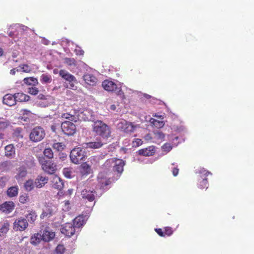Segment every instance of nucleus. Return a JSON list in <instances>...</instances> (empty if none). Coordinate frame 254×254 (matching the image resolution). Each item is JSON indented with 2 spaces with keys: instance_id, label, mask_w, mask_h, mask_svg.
<instances>
[{
  "instance_id": "obj_1",
  "label": "nucleus",
  "mask_w": 254,
  "mask_h": 254,
  "mask_svg": "<svg viewBox=\"0 0 254 254\" xmlns=\"http://www.w3.org/2000/svg\"><path fill=\"white\" fill-rule=\"evenodd\" d=\"M125 162L120 159L111 158L107 160L104 164V166L109 169L112 168V170L121 174L124 170Z\"/></svg>"
},
{
  "instance_id": "obj_2",
  "label": "nucleus",
  "mask_w": 254,
  "mask_h": 254,
  "mask_svg": "<svg viewBox=\"0 0 254 254\" xmlns=\"http://www.w3.org/2000/svg\"><path fill=\"white\" fill-rule=\"evenodd\" d=\"M93 131L103 138H108L110 136L109 127L101 121L97 120L93 125Z\"/></svg>"
},
{
  "instance_id": "obj_3",
  "label": "nucleus",
  "mask_w": 254,
  "mask_h": 254,
  "mask_svg": "<svg viewBox=\"0 0 254 254\" xmlns=\"http://www.w3.org/2000/svg\"><path fill=\"white\" fill-rule=\"evenodd\" d=\"M86 157L85 150L80 147L73 149L70 152V158L72 162L79 164Z\"/></svg>"
},
{
  "instance_id": "obj_4",
  "label": "nucleus",
  "mask_w": 254,
  "mask_h": 254,
  "mask_svg": "<svg viewBox=\"0 0 254 254\" xmlns=\"http://www.w3.org/2000/svg\"><path fill=\"white\" fill-rule=\"evenodd\" d=\"M44 130L41 127H38L34 128L30 134L31 140L38 142L41 140L45 136Z\"/></svg>"
},
{
  "instance_id": "obj_5",
  "label": "nucleus",
  "mask_w": 254,
  "mask_h": 254,
  "mask_svg": "<svg viewBox=\"0 0 254 254\" xmlns=\"http://www.w3.org/2000/svg\"><path fill=\"white\" fill-rule=\"evenodd\" d=\"M117 127L119 128L122 129L127 133L134 132L137 128L139 127L138 125H134L132 123L127 122L126 121H122L118 124Z\"/></svg>"
},
{
  "instance_id": "obj_6",
  "label": "nucleus",
  "mask_w": 254,
  "mask_h": 254,
  "mask_svg": "<svg viewBox=\"0 0 254 254\" xmlns=\"http://www.w3.org/2000/svg\"><path fill=\"white\" fill-rule=\"evenodd\" d=\"M28 226V223L26 219L20 217L15 219L13 227L15 231H23L27 228Z\"/></svg>"
},
{
  "instance_id": "obj_7",
  "label": "nucleus",
  "mask_w": 254,
  "mask_h": 254,
  "mask_svg": "<svg viewBox=\"0 0 254 254\" xmlns=\"http://www.w3.org/2000/svg\"><path fill=\"white\" fill-rule=\"evenodd\" d=\"M43 171L48 174H53L57 170V165L52 161L40 160Z\"/></svg>"
},
{
  "instance_id": "obj_8",
  "label": "nucleus",
  "mask_w": 254,
  "mask_h": 254,
  "mask_svg": "<svg viewBox=\"0 0 254 254\" xmlns=\"http://www.w3.org/2000/svg\"><path fill=\"white\" fill-rule=\"evenodd\" d=\"M61 128L63 132L67 135H73L76 131L75 126L68 121L63 122L62 124Z\"/></svg>"
},
{
  "instance_id": "obj_9",
  "label": "nucleus",
  "mask_w": 254,
  "mask_h": 254,
  "mask_svg": "<svg viewBox=\"0 0 254 254\" xmlns=\"http://www.w3.org/2000/svg\"><path fill=\"white\" fill-rule=\"evenodd\" d=\"M57 210L56 206L52 204H48L45 206L43 209V212L40 215V218L43 219L46 217H50L53 215Z\"/></svg>"
},
{
  "instance_id": "obj_10",
  "label": "nucleus",
  "mask_w": 254,
  "mask_h": 254,
  "mask_svg": "<svg viewBox=\"0 0 254 254\" xmlns=\"http://www.w3.org/2000/svg\"><path fill=\"white\" fill-rule=\"evenodd\" d=\"M76 229L77 228L72 223H67L62 226L61 231L65 235L68 237H71L75 233Z\"/></svg>"
},
{
  "instance_id": "obj_11",
  "label": "nucleus",
  "mask_w": 254,
  "mask_h": 254,
  "mask_svg": "<svg viewBox=\"0 0 254 254\" xmlns=\"http://www.w3.org/2000/svg\"><path fill=\"white\" fill-rule=\"evenodd\" d=\"M96 191L89 188H85L81 191V195L84 199L93 201L95 198Z\"/></svg>"
},
{
  "instance_id": "obj_12",
  "label": "nucleus",
  "mask_w": 254,
  "mask_h": 254,
  "mask_svg": "<svg viewBox=\"0 0 254 254\" xmlns=\"http://www.w3.org/2000/svg\"><path fill=\"white\" fill-rule=\"evenodd\" d=\"M104 143L101 138H97L91 142L83 144V147L87 148L98 149L101 148Z\"/></svg>"
},
{
  "instance_id": "obj_13",
  "label": "nucleus",
  "mask_w": 254,
  "mask_h": 254,
  "mask_svg": "<svg viewBox=\"0 0 254 254\" xmlns=\"http://www.w3.org/2000/svg\"><path fill=\"white\" fill-rule=\"evenodd\" d=\"M78 115L79 120L82 118L84 121H91L94 123L97 121L94 112H79Z\"/></svg>"
},
{
  "instance_id": "obj_14",
  "label": "nucleus",
  "mask_w": 254,
  "mask_h": 254,
  "mask_svg": "<svg viewBox=\"0 0 254 254\" xmlns=\"http://www.w3.org/2000/svg\"><path fill=\"white\" fill-rule=\"evenodd\" d=\"M51 185L52 187L57 190H61L64 187L62 180L57 175H54L51 178Z\"/></svg>"
},
{
  "instance_id": "obj_15",
  "label": "nucleus",
  "mask_w": 254,
  "mask_h": 254,
  "mask_svg": "<svg viewBox=\"0 0 254 254\" xmlns=\"http://www.w3.org/2000/svg\"><path fill=\"white\" fill-rule=\"evenodd\" d=\"M14 208V204L12 201H6L0 205V210L5 213H9Z\"/></svg>"
},
{
  "instance_id": "obj_16",
  "label": "nucleus",
  "mask_w": 254,
  "mask_h": 254,
  "mask_svg": "<svg viewBox=\"0 0 254 254\" xmlns=\"http://www.w3.org/2000/svg\"><path fill=\"white\" fill-rule=\"evenodd\" d=\"M41 236L44 241L49 242L54 238L55 233L49 228H47L43 230Z\"/></svg>"
},
{
  "instance_id": "obj_17",
  "label": "nucleus",
  "mask_w": 254,
  "mask_h": 254,
  "mask_svg": "<svg viewBox=\"0 0 254 254\" xmlns=\"http://www.w3.org/2000/svg\"><path fill=\"white\" fill-rule=\"evenodd\" d=\"M98 180L100 187L103 189H105L106 187L109 184L110 181L108 179V177L105 175L104 172H101L98 176Z\"/></svg>"
},
{
  "instance_id": "obj_18",
  "label": "nucleus",
  "mask_w": 254,
  "mask_h": 254,
  "mask_svg": "<svg viewBox=\"0 0 254 254\" xmlns=\"http://www.w3.org/2000/svg\"><path fill=\"white\" fill-rule=\"evenodd\" d=\"M48 178L42 175H39L37 177L34 181L35 187L41 188L48 183Z\"/></svg>"
},
{
  "instance_id": "obj_19",
  "label": "nucleus",
  "mask_w": 254,
  "mask_h": 254,
  "mask_svg": "<svg viewBox=\"0 0 254 254\" xmlns=\"http://www.w3.org/2000/svg\"><path fill=\"white\" fill-rule=\"evenodd\" d=\"M83 79L85 83L90 86L96 85L98 82V79L96 77L90 73L84 74Z\"/></svg>"
},
{
  "instance_id": "obj_20",
  "label": "nucleus",
  "mask_w": 254,
  "mask_h": 254,
  "mask_svg": "<svg viewBox=\"0 0 254 254\" xmlns=\"http://www.w3.org/2000/svg\"><path fill=\"white\" fill-rule=\"evenodd\" d=\"M102 85L104 89L108 91H114L117 89V84L112 81L105 80L103 81Z\"/></svg>"
},
{
  "instance_id": "obj_21",
  "label": "nucleus",
  "mask_w": 254,
  "mask_h": 254,
  "mask_svg": "<svg viewBox=\"0 0 254 254\" xmlns=\"http://www.w3.org/2000/svg\"><path fill=\"white\" fill-rule=\"evenodd\" d=\"M3 103L8 106H12L16 104V100L14 94L12 95L10 94H6L3 97Z\"/></svg>"
},
{
  "instance_id": "obj_22",
  "label": "nucleus",
  "mask_w": 254,
  "mask_h": 254,
  "mask_svg": "<svg viewBox=\"0 0 254 254\" xmlns=\"http://www.w3.org/2000/svg\"><path fill=\"white\" fill-rule=\"evenodd\" d=\"M16 171L17 173L15 178L18 181L22 180L27 174V169L23 166L19 167Z\"/></svg>"
},
{
  "instance_id": "obj_23",
  "label": "nucleus",
  "mask_w": 254,
  "mask_h": 254,
  "mask_svg": "<svg viewBox=\"0 0 254 254\" xmlns=\"http://www.w3.org/2000/svg\"><path fill=\"white\" fill-rule=\"evenodd\" d=\"M138 153L139 155L144 156H152L155 153V148L154 146H151L138 150Z\"/></svg>"
},
{
  "instance_id": "obj_24",
  "label": "nucleus",
  "mask_w": 254,
  "mask_h": 254,
  "mask_svg": "<svg viewBox=\"0 0 254 254\" xmlns=\"http://www.w3.org/2000/svg\"><path fill=\"white\" fill-rule=\"evenodd\" d=\"M73 114H70L68 112H66L62 115V117L63 118H65L66 119H68L71 121H73L74 122H77L79 120V116L78 115V113L79 112H72Z\"/></svg>"
},
{
  "instance_id": "obj_25",
  "label": "nucleus",
  "mask_w": 254,
  "mask_h": 254,
  "mask_svg": "<svg viewBox=\"0 0 254 254\" xmlns=\"http://www.w3.org/2000/svg\"><path fill=\"white\" fill-rule=\"evenodd\" d=\"M165 134L159 130L153 131V142L156 143L161 142L164 140Z\"/></svg>"
},
{
  "instance_id": "obj_26",
  "label": "nucleus",
  "mask_w": 254,
  "mask_h": 254,
  "mask_svg": "<svg viewBox=\"0 0 254 254\" xmlns=\"http://www.w3.org/2000/svg\"><path fill=\"white\" fill-rule=\"evenodd\" d=\"M59 75L67 82L73 81L74 80V76L64 69H61L60 70Z\"/></svg>"
},
{
  "instance_id": "obj_27",
  "label": "nucleus",
  "mask_w": 254,
  "mask_h": 254,
  "mask_svg": "<svg viewBox=\"0 0 254 254\" xmlns=\"http://www.w3.org/2000/svg\"><path fill=\"white\" fill-rule=\"evenodd\" d=\"M86 221V219H84L82 216H79L74 219L73 224L77 229H79L85 223Z\"/></svg>"
},
{
  "instance_id": "obj_28",
  "label": "nucleus",
  "mask_w": 254,
  "mask_h": 254,
  "mask_svg": "<svg viewBox=\"0 0 254 254\" xmlns=\"http://www.w3.org/2000/svg\"><path fill=\"white\" fill-rule=\"evenodd\" d=\"M16 101L26 102L30 100V96L23 93H16L14 94Z\"/></svg>"
},
{
  "instance_id": "obj_29",
  "label": "nucleus",
  "mask_w": 254,
  "mask_h": 254,
  "mask_svg": "<svg viewBox=\"0 0 254 254\" xmlns=\"http://www.w3.org/2000/svg\"><path fill=\"white\" fill-rule=\"evenodd\" d=\"M64 61V63L71 68H74L77 66V62L74 58H65Z\"/></svg>"
},
{
  "instance_id": "obj_30",
  "label": "nucleus",
  "mask_w": 254,
  "mask_h": 254,
  "mask_svg": "<svg viewBox=\"0 0 254 254\" xmlns=\"http://www.w3.org/2000/svg\"><path fill=\"white\" fill-rule=\"evenodd\" d=\"M15 155V149L12 144H9L5 147V155L7 157H12Z\"/></svg>"
},
{
  "instance_id": "obj_31",
  "label": "nucleus",
  "mask_w": 254,
  "mask_h": 254,
  "mask_svg": "<svg viewBox=\"0 0 254 254\" xmlns=\"http://www.w3.org/2000/svg\"><path fill=\"white\" fill-rule=\"evenodd\" d=\"M18 190L17 186L11 187L7 190V194L10 197L16 196L18 193Z\"/></svg>"
},
{
  "instance_id": "obj_32",
  "label": "nucleus",
  "mask_w": 254,
  "mask_h": 254,
  "mask_svg": "<svg viewBox=\"0 0 254 254\" xmlns=\"http://www.w3.org/2000/svg\"><path fill=\"white\" fill-rule=\"evenodd\" d=\"M149 121L151 124L158 128L162 127L165 125L164 122L162 120H159L158 119L152 118L150 119Z\"/></svg>"
},
{
  "instance_id": "obj_33",
  "label": "nucleus",
  "mask_w": 254,
  "mask_h": 254,
  "mask_svg": "<svg viewBox=\"0 0 254 254\" xmlns=\"http://www.w3.org/2000/svg\"><path fill=\"white\" fill-rule=\"evenodd\" d=\"M23 82L25 84L35 86L38 84V79L33 77H26L24 78Z\"/></svg>"
},
{
  "instance_id": "obj_34",
  "label": "nucleus",
  "mask_w": 254,
  "mask_h": 254,
  "mask_svg": "<svg viewBox=\"0 0 254 254\" xmlns=\"http://www.w3.org/2000/svg\"><path fill=\"white\" fill-rule=\"evenodd\" d=\"M9 225L8 222L0 223V232L4 237L9 230Z\"/></svg>"
},
{
  "instance_id": "obj_35",
  "label": "nucleus",
  "mask_w": 254,
  "mask_h": 254,
  "mask_svg": "<svg viewBox=\"0 0 254 254\" xmlns=\"http://www.w3.org/2000/svg\"><path fill=\"white\" fill-rule=\"evenodd\" d=\"M35 187L34 182L32 180H28L24 183V187L26 191H30Z\"/></svg>"
},
{
  "instance_id": "obj_36",
  "label": "nucleus",
  "mask_w": 254,
  "mask_h": 254,
  "mask_svg": "<svg viewBox=\"0 0 254 254\" xmlns=\"http://www.w3.org/2000/svg\"><path fill=\"white\" fill-rule=\"evenodd\" d=\"M41 240H42V237L41 234H35L31 238V243L34 245H36L41 242Z\"/></svg>"
},
{
  "instance_id": "obj_37",
  "label": "nucleus",
  "mask_w": 254,
  "mask_h": 254,
  "mask_svg": "<svg viewBox=\"0 0 254 254\" xmlns=\"http://www.w3.org/2000/svg\"><path fill=\"white\" fill-rule=\"evenodd\" d=\"M37 215L34 211H30L28 214L25 215L27 222H29L30 223H33L36 220Z\"/></svg>"
},
{
  "instance_id": "obj_38",
  "label": "nucleus",
  "mask_w": 254,
  "mask_h": 254,
  "mask_svg": "<svg viewBox=\"0 0 254 254\" xmlns=\"http://www.w3.org/2000/svg\"><path fill=\"white\" fill-rule=\"evenodd\" d=\"M11 165L10 162L4 161L0 163V171L4 172L9 170Z\"/></svg>"
},
{
  "instance_id": "obj_39",
  "label": "nucleus",
  "mask_w": 254,
  "mask_h": 254,
  "mask_svg": "<svg viewBox=\"0 0 254 254\" xmlns=\"http://www.w3.org/2000/svg\"><path fill=\"white\" fill-rule=\"evenodd\" d=\"M52 99L50 100H41L38 102H37L36 104L38 107H47L51 105V104Z\"/></svg>"
},
{
  "instance_id": "obj_40",
  "label": "nucleus",
  "mask_w": 254,
  "mask_h": 254,
  "mask_svg": "<svg viewBox=\"0 0 254 254\" xmlns=\"http://www.w3.org/2000/svg\"><path fill=\"white\" fill-rule=\"evenodd\" d=\"M19 67L20 69H17V71L21 70L24 72L30 73L32 71L31 67L27 64H21L19 65Z\"/></svg>"
},
{
  "instance_id": "obj_41",
  "label": "nucleus",
  "mask_w": 254,
  "mask_h": 254,
  "mask_svg": "<svg viewBox=\"0 0 254 254\" xmlns=\"http://www.w3.org/2000/svg\"><path fill=\"white\" fill-rule=\"evenodd\" d=\"M40 80L43 84L50 83L52 81L51 76L47 74H43L41 76Z\"/></svg>"
},
{
  "instance_id": "obj_42",
  "label": "nucleus",
  "mask_w": 254,
  "mask_h": 254,
  "mask_svg": "<svg viewBox=\"0 0 254 254\" xmlns=\"http://www.w3.org/2000/svg\"><path fill=\"white\" fill-rule=\"evenodd\" d=\"M69 85H67V84H66L64 86L66 88H69L72 90H76L77 86H76V84H77V80L74 76V80L73 81H68Z\"/></svg>"
},
{
  "instance_id": "obj_43",
  "label": "nucleus",
  "mask_w": 254,
  "mask_h": 254,
  "mask_svg": "<svg viewBox=\"0 0 254 254\" xmlns=\"http://www.w3.org/2000/svg\"><path fill=\"white\" fill-rule=\"evenodd\" d=\"M64 251V246L62 245H59L54 252L53 254H63Z\"/></svg>"
},
{
  "instance_id": "obj_44",
  "label": "nucleus",
  "mask_w": 254,
  "mask_h": 254,
  "mask_svg": "<svg viewBox=\"0 0 254 254\" xmlns=\"http://www.w3.org/2000/svg\"><path fill=\"white\" fill-rule=\"evenodd\" d=\"M43 153L44 155L49 159L53 158V152L50 148H47L44 150Z\"/></svg>"
},
{
  "instance_id": "obj_45",
  "label": "nucleus",
  "mask_w": 254,
  "mask_h": 254,
  "mask_svg": "<svg viewBox=\"0 0 254 254\" xmlns=\"http://www.w3.org/2000/svg\"><path fill=\"white\" fill-rule=\"evenodd\" d=\"M28 93L32 95H36L38 94L39 89L37 87L33 85L28 88Z\"/></svg>"
},
{
  "instance_id": "obj_46",
  "label": "nucleus",
  "mask_w": 254,
  "mask_h": 254,
  "mask_svg": "<svg viewBox=\"0 0 254 254\" xmlns=\"http://www.w3.org/2000/svg\"><path fill=\"white\" fill-rule=\"evenodd\" d=\"M90 167L87 164H83L81 165V172L83 174H89L90 172Z\"/></svg>"
},
{
  "instance_id": "obj_47",
  "label": "nucleus",
  "mask_w": 254,
  "mask_h": 254,
  "mask_svg": "<svg viewBox=\"0 0 254 254\" xmlns=\"http://www.w3.org/2000/svg\"><path fill=\"white\" fill-rule=\"evenodd\" d=\"M63 173L64 176L67 178H71L72 177V171L69 168H64Z\"/></svg>"
},
{
  "instance_id": "obj_48",
  "label": "nucleus",
  "mask_w": 254,
  "mask_h": 254,
  "mask_svg": "<svg viewBox=\"0 0 254 254\" xmlns=\"http://www.w3.org/2000/svg\"><path fill=\"white\" fill-rule=\"evenodd\" d=\"M53 147L58 151H60L64 148V145L63 143L57 142L54 143L53 145Z\"/></svg>"
},
{
  "instance_id": "obj_49",
  "label": "nucleus",
  "mask_w": 254,
  "mask_h": 254,
  "mask_svg": "<svg viewBox=\"0 0 254 254\" xmlns=\"http://www.w3.org/2000/svg\"><path fill=\"white\" fill-rule=\"evenodd\" d=\"M143 143V141L141 139L136 138L134 139L132 142V147H136L141 145Z\"/></svg>"
},
{
  "instance_id": "obj_50",
  "label": "nucleus",
  "mask_w": 254,
  "mask_h": 254,
  "mask_svg": "<svg viewBox=\"0 0 254 254\" xmlns=\"http://www.w3.org/2000/svg\"><path fill=\"white\" fill-rule=\"evenodd\" d=\"M37 98L39 100H40V101L52 99V97L51 96L48 95H45L43 94H39Z\"/></svg>"
},
{
  "instance_id": "obj_51",
  "label": "nucleus",
  "mask_w": 254,
  "mask_h": 254,
  "mask_svg": "<svg viewBox=\"0 0 254 254\" xmlns=\"http://www.w3.org/2000/svg\"><path fill=\"white\" fill-rule=\"evenodd\" d=\"M28 196L26 194L21 195L19 197V201L20 203L24 204L28 201Z\"/></svg>"
},
{
  "instance_id": "obj_52",
  "label": "nucleus",
  "mask_w": 254,
  "mask_h": 254,
  "mask_svg": "<svg viewBox=\"0 0 254 254\" xmlns=\"http://www.w3.org/2000/svg\"><path fill=\"white\" fill-rule=\"evenodd\" d=\"M162 149L163 151L168 152L172 149V147L170 143H167L162 146Z\"/></svg>"
},
{
  "instance_id": "obj_53",
  "label": "nucleus",
  "mask_w": 254,
  "mask_h": 254,
  "mask_svg": "<svg viewBox=\"0 0 254 254\" xmlns=\"http://www.w3.org/2000/svg\"><path fill=\"white\" fill-rule=\"evenodd\" d=\"M208 183L206 179H203L201 182H199V188L200 189H204L205 188H207Z\"/></svg>"
},
{
  "instance_id": "obj_54",
  "label": "nucleus",
  "mask_w": 254,
  "mask_h": 254,
  "mask_svg": "<svg viewBox=\"0 0 254 254\" xmlns=\"http://www.w3.org/2000/svg\"><path fill=\"white\" fill-rule=\"evenodd\" d=\"M162 112H156L153 115V117L156 118V119L162 120L164 118V114Z\"/></svg>"
},
{
  "instance_id": "obj_55",
  "label": "nucleus",
  "mask_w": 254,
  "mask_h": 254,
  "mask_svg": "<svg viewBox=\"0 0 254 254\" xmlns=\"http://www.w3.org/2000/svg\"><path fill=\"white\" fill-rule=\"evenodd\" d=\"M7 180H7V178H6L5 177H0V188H2L4 186H5Z\"/></svg>"
},
{
  "instance_id": "obj_56",
  "label": "nucleus",
  "mask_w": 254,
  "mask_h": 254,
  "mask_svg": "<svg viewBox=\"0 0 254 254\" xmlns=\"http://www.w3.org/2000/svg\"><path fill=\"white\" fill-rule=\"evenodd\" d=\"M115 91H117V93L118 95L121 96L123 99L125 98L124 91L122 90L121 87H117V89Z\"/></svg>"
},
{
  "instance_id": "obj_57",
  "label": "nucleus",
  "mask_w": 254,
  "mask_h": 254,
  "mask_svg": "<svg viewBox=\"0 0 254 254\" xmlns=\"http://www.w3.org/2000/svg\"><path fill=\"white\" fill-rule=\"evenodd\" d=\"M173 233L172 228L170 227H166L165 229L164 234L165 235L170 236Z\"/></svg>"
},
{
  "instance_id": "obj_58",
  "label": "nucleus",
  "mask_w": 254,
  "mask_h": 254,
  "mask_svg": "<svg viewBox=\"0 0 254 254\" xmlns=\"http://www.w3.org/2000/svg\"><path fill=\"white\" fill-rule=\"evenodd\" d=\"M198 173L201 175V177H202L203 175H206L207 174H210V173L208 171H206L203 168H201L200 170H199Z\"/></svg>"
},
{
  "instance_id": "obj_59",
  "label": "nucleus",
  "mask_w": 254,
  "mask_h": 254,
  "mask_svg": "<svg viewBox=\"0 0 254 254\" xmlns=\"http://www.w3.org/2000/svg\"><path fill=\"white\" fill-rule=\"evenodd\" d=\"M150 102L153 104L157 103L159 104H160L162 102L161 101H160V100L157 99L156 98H155L154 97H152L151 99L150 100Z\"/></svg>"
},
{
  "instance_id": "obj_60",
  "label": "nucleus",
  "mask_w": 254,
  "mask_h": 254,
  "mask_svg": "<svg viewBox=\"0 0 254 254\" xmlns=\"http://www.w3.org/2000/svg\"><path fill=\"white\" fill-rule=\"evenodd\" d=\"M66 157H67V155L65 153H60L59 154V158L62 161H64L65 160V159L66 158Z\"/></svg>"
},
{
  "instance_id": "obj_61",
  "label": "nucleus",
  "mask_w": 254,
  "mask_h": 254,
  "mask_svg": "<svg viewBox=\"0 0 254 254\" xmlns=\"http://www.w3.org/2000/svg\"><path fill=\"white\" fill-rule=\"evenodd\" d=\"M144 139L146 141H151L152 139H153V137H152L150 134H147L144 136Z\"/></svg>"
},
{
  "instance_id": "obj_62",
  "label": "nucleus",
  "mask_w": 254,
  "mask_h": 254,
  "mask_svg": "<svg viewBox=\"0 0 254 254\" xmlns=\"http://www.w3.org/2000/svg\"><path fill=\"white\" fill-rule=\"evenodd\" d=\"M155 231L159 236L162 237L165 236V235L164 234V232H163L161 229H156Z\"/></svg>"
},
{
  "instance_id": "obj_63",
  "label": "nucleus",
  "mask_w": 254,
  "mask_h": 254,
  "mask_svg": "<svg viewBox=\"0 0 254 254\" xmlns=\"http://www.w3.org/2000/svg\"><path fill=\"white\" fill-rule=\"evenodd\" d=\"M179 172V169L177 167H174L172 170V173L174 176H176Z\"/></svg>"
},
{
  "instance_id": "obj_64",
  "label": "nucleus",
  "mask_w": 254,
  "mask_h": 254,
  "mask_svg": "<svg viewBox=\"0 0 254 254\" xmlns=\"http://www.w3.org/2000/svg\"><path fill=\"white\" fill-rule=\"evenodd\" d=\"M152 97V96H151V95H148V94H146V93H144L143 94V97H144L146 99L149 100V101L151 99Z\"/></svg>"
}]
</instances>
